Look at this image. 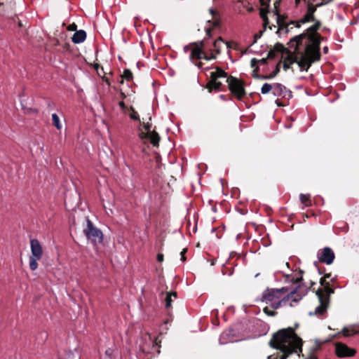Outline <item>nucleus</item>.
<instances>
[{"mask_svg":"<svg viewBox=\"0 0 359 359\" xmlns=\"http://www.w3.org/2000/svg\"><path fill=\"white\" fill-rule=\"evenodd\" d=\"M269 344L273 348L279 350L281 354L269 355L267 359H287L293 353L299 357L303 355V341L296 334L294 327H289L278 330L273 334Z\"/></svg>","mask_w":359,"mask_h":359,"instance_id":"obj_1","label":"nucleus"},{"mask_svg":"<svg viewBox=\"0 0 359 359\" xmlns=\"http://www.w3.org/2000/svg\"><path fill=\"white\" fill-rule=\"evenodd\" d=\"M314 24L309 27L302 34L297 35L292 38L288 42L289 48L294 47L295 50H298L299 48L303 45V42L306 40V47L313 48V49L320 50L321 41L323 39L318 33V30L321 26V22L318 20L313 21Z\"/></svg>","mask_w":359,"mask_h":359,"instance_id":"obj_2","label":"nucleus"},{"mask_svg":"<svg viewBox=\"0 0 359 359\" xmlns=\"http://www.w3.org/2000/svg\"><path fill=\"white\" fill-rule=\"evenodd\" d=\"M320 284L323 287L316 291L320 302L314 311V314L317 316H323L326 313L330 304V295L334 292V289L324 276L320 279Z\"/></svg>","mask_w":359,"mask_h":359,"instance_id":"obj_3","label":"nucleus"},{"mask_svg":"<svg viewBox=\"0 0 359 359\" xmlns=\"http://www.w3.org/2000/svg\"><path fill=\"white\" fill-rule=\"evenodd\" d=\"M320 57L321 55L319 50L305 46L304 53L300 54L297 65L301 71L307 72L313 62L320 60Z\"/></svg>","mask_w":359,"mask_h":359,"instance_id":"obj_4","label":"nucleus"},{"mask_svg":"<svg viewBox=\"0 0 359 359\" xmlns=\"http://www.w3.org/2000/svg\"><path fill=\"white\" fill-rule=\"evenodd\" d=\"M306 290L304 289L301 285H299L295 290L291 291L283 298H280L278 300H275L270 303L271 306L273 309H277L283 306L286 305L287 302H289L290 300L294 302H297L302 298L303 296L306 294Z\"/></svg>","mask_w":359,"mask_h":359,"instance_id":"obj_5","label":"nucleus"},{"mask_svg":"<svg viewBox=\"0 0 359 359\" xmlns=\"http://www.w3.org/2000/svg\"><path fill=\"white\" fill-rule=\"evenodd\" d=\"M215 70L210 72V79L206 84V88L209 93L213 90H219L222 86V83L219 81V79L229 77L228 74L219 67H211Z\"/></svg>","mask_w":359,"mask_h":359,"instance_id":"obj_6","label":"nucleus"},{"mask_svg":"<svg viewBox=\"0 0 359 359\" xmlns=\"http://www.w3.org/2000/svg\"><path fill=\"white\" fill-rule=\"evenodd\" d=\"M83 233L88 241L96 245L103 241V233L102 231L97 229L93 223L87 217L86 226L83 229Z\"/></svg>","mask_w":359,"mask_h":359,"instance_id":"obj_7","label":"nucleus"},{"mask_svg":"<svg viewBox=\"0 0 359 359\" xmlns=\"http://www.w3.org/2000/svg\"><path fill=\"white\" fill-rule=\"evenodd\" d=\"M226 83L232 95L237 100H242L246 95L244 81L233 76H229L227 77Z\"/></svg>","mask_w":359,"mask_h":359,"instance_id":"obj_8","label":"nucleus"},{"mask_svg":"<svg viewBox=\"0 0 359 359\" xmlns=\"http://www.w3.org/2000/svg\"><path fill=\"white\" fill-rule=\"evenodd\" d=\"M30 248L32 255L29 258V268L32 271H35L38 267L37 261L42 259L43 248L37 239H31Z\"/></svg>","mask_w":359,"mask_h":359,"instance_id":"obj_9","label":"nucleus"},{"mask_svg":"<svg viewBox=\"0 0 359 359\" xmlns=\"http://www.w3.org/2000/svg\"><path fill=\"white\" fill-rule=\"evenodd\" d=\"M288 292V289L285 287L281 289H269L267 288L262 293V300L266 304L271 303L275 300H278L282 297V295Z\"/></svg>","mask_w":359,"mask_h":359,"instance_id":"obj_10","label":"nucleus"},{"mask_svg":"<svg viewBox=\"0 0 359 359\" xmlns=\"http://www.w3.org/2000/svg\"><path fill=\"white\" fill-rule=\"evenodd\" d=\"M335 354L339 358L353 357L356 354V350L345 344L337 342L335 344Z\"/></svg>","mask_w":359,"mask_h":359,"instance_id":"obj_11","label":"nucleus"},{"mask_svg":"<svg viewBox=\"0 0 359 359\" xmlns=\"http://www.w3.org/2000/svg\"><path fill=\"white\" fill-rule=\"evenodd\" d=\"M318 257L320 262L330 265L333 263L335 255L330 248L325 247L318 252Z\"/></svg>","mask_w":359,"mask_h":359,"instance_id":"obj_12","label":"nucleus"},{"mask_svg":"<svg viewBox=\"0 0 359 359\" xmlns=\"http://www.w3.org/2000/svg\"><path fill=\"white\" fill-rule=\"evenodd\" d=\"M139 137L141 140H149L154 147H158L161 140L160 135L154 129L149 133L140 132Z\"/></svg>","mask_w":359,"mask_h":359,"instance_id":"obj_13","label":"nucleus"},{"mask_svg":"<svg viewBox=\"0 0 359 359\" xmlns=\"http://www.w3.org/2000/svg\"><path fill=\"white\" fill-rule=\"evenodd\" d=\"M273 94L275 96L282 97L283 98L287 97L290 98L292 97V92L287 89L285 86L278 83L273 84Z\"/></svg>","mask_w":359,"mask_h":359,"instance_id":"obj_14","label":"nucleus"},{"mask_svg":"<svg viewBox=\"0 0 359 359\" xmlns=\"http://www.w3.org/2000/svg\"><path fill=\"white\" fill-rule=\"evenodd\" d=\"M306 11L305 15L300 19L299 22L307 23L311 21H316L315 13L316 11V6L314 4H306Z\"/></svg>","mask_w":359,"mask_h":359,"instance_id":"obj_15","label":"nucleus"},{"mask_svg":"<svg viewBox=\"0 0 359 359\" xmlns=\"http://www.w3.org/2000/svg\"><path fill=\"white\" fill-rule=\"evenodd\" d=\"M210 12L212 16V20H208V22L211 23L212 27H208L205 29L206 36H208V38L212 37V32L214 28L219 27L220 26V20L218 18L219 14L217 11L213 9H210Z\"/></svg>","mask_w":359,"mask_h":359,"instance_id":"obj_16","label":"nucleus"},{"mask_svg":"<svg viewBox=\"0 0 359 359\" xmlns=\"http://www.w3.org/2000/svg\"><path fill=\"white\" fill-rule=\"evenodd\" d=\"M279 6V2L276 1L274 3V6L276 8V15H277V24L278 26V31H283L285 30V32L287 34L290 32V29H287V25L286 24L285 21V18L283 15L279 14L278 11V7Z\"/></svg>","mask_w":359,"mask_h":359,"instance_id":"obj_17","label":"nucleus"},{"mask_svg":"<svg viewBox=\"0 0 359 359\" xmlns=\"http://www.w3.org/2000/svg\"><path fill=\"white\" fill-rule=\"evenodd\" d=\"M292 48L294 49V47H292ZM299 49L300 47L299 48L298 50H294L293 52L289 50V52L287 53V57L286 59L288 60V62H290V64H293L294 62L298 63L300 54L302 53V52L299 51Z\"/></svg>","mask_w":359,"mask_h":359,"instance_id":"obj_18","label":"nucleus"},{"mask_svg":"<svg viewBox=\"0 0 359 359\" xmlns=\"http://www.w3.org/2000/svg\"><path fill=\"white\" fill-rule=\"evenodd\" d=\"M86 39V33L84 30L81 29L76 31L72 37V41L74 43H80L83 42Z\"/></svg>","mask_w":359,"mask_h":359,"instance_id":"obj_19","label":"nucleus"},{"mask_svg":"<svg viewBox=\"0 0 359 359\" xmlns=\"http://www.w3.org/2000/svg\"><path fill=\"white\" fill-rule=\"evenodd\" d=\"M205 52L200 48L199 47H193L191 54H190V59L191 60H201L203 59V57H205Z\"/></svg>","mask_w":359,"mask_h":359,"instance_id":"obj_20","label":"nucleus"},{"mask_svg":"<svg viewBox=\"0 0 359 359\" xmlns=\"http://www.w3.org/2000/svg\"><path fill=\"white\" fill-rule=\"evenodd\" d=\"M344 337H351L359 334V329L355 327H344L341 331Z\"/></svg>","mask_w":359,"mask_h":359,"instance_id":"obj_21","label":"nucleus"},{"mask_svg":"<svg viewBox=\"0 0 359 359\" xmlns=\"http://www.w3.org/2000/svg\"><path fill=\"white\" fill-rule=\"evenodd\" d=\"M224 43L225 41L221 36H219L217 39L214 41L212 45L214 47V51L215 52L216 54H220L222 44H224Z\"/></svg>","mask_w":359,"mask_h":359,"instance_id":"obj_22","label":"nucleus"},{"mask_svg":"<svg viewBox=\"0 0 359 359\" xmlns=\"http://www.w3.org/2000/svg\"><path fill=\"white\" fill-rule=\"evenodd\" d=\"M177 296V294L176 292H168L167 294H166V297H165V308L167 309H170L172 306V297H175L176 298Z\"/></svg>","mask_w":359,"mask_h":359,"instance_id":"obj_23","label":"nucleus"},{"mask_svg":"<svg viewBox=\"0 0 359 359\" xmlns=\"http://www.w3.org/2000/svg\"><path fill=\"white\" fill-rule=\"evenodd\" d=\"M122 79L121 81V83H123V79L127 81H132L133 79V73L129 69H126L123 71V75L121 76Z\"/></svg>","mask_w":359,"mask_h":359,"instance_id":"obj_24","label":"nucleus"},{"mask_svg":"<svg viewBox=\"0 0 359 359\" xmlns=\"http://www.w3.org/2000/svg\"><path fill=\"white\" fill-rule=\"evenodd\" d=\"M299 198L301 203L305 205L306 206L308 207L311 205V200L310 195L301 194Z\"/></svg>","mask_w":359,"mask_h":359,"instance_id":"obj_25","label":"nucleus"},{"mask_svg":"<svg viewBox=\"0 0 359 359\" xmlns=\"http://www.w3.org/2000/svg\"><path fill=\"white\" fill-rule=\"evenodd\" d=\"M129 109L131 111L129 114V117L134 121H137L140 122L141 121H140V116H139L138 113L135 110L134 107L133 106H130Z\"/></svg>","mask_w":359,"mask_h":359,"instance_id":"obj_26","label":"nucleus"},{"mask_svg":"<svg viewBox=\"0 0 359 359\" xmlns=\"http://www.w3.org/2000/svg\"><path fill=\"white\" fill-rule=\"evenodd\" d=\"M52 122L53 125L56 127L57 129L60 130L62 128V125L60 121V118L56 114H52Z\"/></svg>","mask_w":359,"mask_h":359,"instance_id":"obj_27","label":"nucleus"},{"mask_svg":"<svg viewBox=\"0 0 359 359\" xmlns=\"http://www.w3.org/2000/svg\"><path fill=\"white\" fill-rule=\"evenodd\" d=\"M280 72V62L276 66V68L273 72H271L269 75H266V77L264 79H271L274 78L278 73Z\"/></svg>","mask_w":359,"mask_h":359,"instance_id":"obj_28","label":"nucleus"},{"mask_svg":"<svg viewBox=\"0 0 359 359\" xmlns=\"http://www.w3.org/2000/svg\"><path fill=\"white\" fill-rule=\"evenodd\" d=\"M271 90L273 91V85L267 83H264L261 88V92L262 94H267Z\"/></svg>","mask_w":359,"mask_h":359,"instance_id":"obj_29","label":"nucleus"},{"mask_svg":"<svg viewBox=\"0 0 359 359\" xmlns=\"http://www.w3.org/2000/svg\"><path fill=\"white\" fill-rule=\"evenodd\" d=\"M275 52H280L287 53L289 52V50L285 48L281 43H277L274 46Z\"/></svg>","mask_w":359,"mask_h":359,"instance_id":"obj_30","label":"nucleus"},{"mask_svg":"<svg viewBox=\"0 0 359 359\" xmlns=\"http://www.w3.org/2000/svg\"><path fill=\"white\" fill-rule=\"evenodd\" d=\"M259 69V68L258 66H257L256 68L254 69V70L252 71V76L255 79H265L264 77H266V75H261L257 73Z\"/></svg>","mask_w":359,"mask_h":359,"instance_id":"obj_31","label":"nucleus"},{"mask_svg":"<svg viewBox=\"0 0 359 359\" xmlns=\"http://www.w3.org/2000/svg\"><path fill=\"white\" fill-rule=\"evenodd\" d=\"M205 41H206V39H204V40H202L200 41H197V42H193V43H190V46H191L192 47H199L200 48L203 50V48H205Z\"/></svg>","mask_w":359,"mask_h":359,"instance_id":"obj_32","label":"nucleus"},{"mask_svg":"<svg viewBox=\"0 0 359 359\" xmlns=\"http://www.w3.org/2000/svg\"><path fill=\"white\" fill-rule=\"evenodd\" d=\"M264 313L269 316H275L277 315V312L271 311L268 306H266L263 309Z\"/></svg>","mask_w":359,"mask_h":359,"instance_id":"obj_33","label":"nucleus"},{"mask_svg":"<svg viewBox=\"0 0 359 359\" xmlns=\"http://www.w3.org/2000/svg\"><path fill=\"white\" fill-rule=\"evenodd\" d=\"M140 125H142L143 126V128L146 130L145 133H149L151 131V129L152 124L151 123H149V121L147 123L140 121Z\"/></svg>","mask_w":359,"mask_h":359,"instance_id":"obj_34","label":"nucleus"},{"mask_svg":"<svg viewBox=\"0 0 359 359\" xmlns=\"http://www.w3.org/2000/svg\"><path fill=\"white\" fill-rule=\"evenodd\" d=\"M210 55H208L206 53H205V57H203V59L205 60H215L216 59V55L213 53L214 50H210Z\"/></svg>","mask_w":359,"mask_h":359,"instance_id":"obj_35","label":"nucleus"},{"mask_svg":"<svg viewBox=\"0 0 359 359\" xmlns=\"http://www.w3.org/2000/svg\"><path fill=\"white\" fill-rule=\"evenodd\" d=\"M269 12V10L267 8H262L259 11V15L262 19H264L267 17V13Z\"/></svg>","mask_w":359,"mask_h":359,"instance_id":"obj_36","label":"nucleus"},{"mask_svg":"<svg viewBox=\"0 0 359 359\" xmlns=\"http://www.w3.org/2000/svg\"><path fill=\"white\" fill-rule=\"evenodd\" d=\"M243 6L247 9V11L250 13L254 11V8L252 6H250V3L248 1H242Z\"/></svg>","mask_w":359,"mask_h":359,"instance_id":"obj_37","label":"nucleus"},{"mask_svg":"<svg viewBox=\"0 0 359 359\" xmlns=\"http://www.w3.org/2000/svg\"><path fill=\"white\" fill-rule=\"evenodd\" d=\"M264 32H265L264 30H260L258 33H256L254 35V40L251 45H253L254 43H255L257 42V41L258 40V39L262 37V36Z\"/></svg>","mask_w":359,"mask_h":359,"instance_id":"obj_38","label":"nucleus"},{"mask_svg":"<svg viewBox=\"0 0 359 359\" xmlns=\"http://www.w3.org/2000/svg\"><path fill=\"white\" fill-rule=\"evenodd\" d=\"M300 22V20H292L290 22V23H287L286 24L287 25V27L290 25H294L297 28H299L302 25V24H304L303 22ZM287 29H289V28L287 27Z\"/></svg>","mask_w":359,"mask_h":359,"instance_id":"obj_39","label":"nucleus"},{"mask_svg":"<svg viewBox=\"0 0 359 359\" xmlns=\"http://www.w3.org/2000/svg\"><path fill=\"white\" fill-rule=\"evenodd\" d=\"M324 277L327 279V278H330V281L332 282V283H334L337 281V276H335L334 277H332V273H325L324 274Z\"/></svg>","mask_w":359,"mask_h":359,"instance_id":"obj_40","label":"nucleus"},{"mask_svg":"<svg viewBox=\"0 0 359 359\" xmlns=\"http://www.w3.org/2000/svg\"><path fill=\"white\" fill-rule=\"evenodd\" d=\"M332 1L333 0H327V1H322L320 3H317V4H314V6H316V9H317L318 7H321V6H323L327 4H328V3H330V2Z\"/></svg>","mask_w":359,"mask_h":359,"instance_id":"obj_41","label":"nucleus"},{"mask_svg":"<svg viewBox=\"0 0 359 359\" xmlns=\"http://www.w3.org/2000/svg\"><path fill=\"white\" fill-rule=\"evenodd\" d=\"M275 57H276V52H275V50H269L266 57L268 59H273Z\"/></svg>","mask_w":359,"mask_h":359,"instance_id":"obj_42","label":"nucleus"},{"mask_svg":"<svg viewBox=\"0 0 359 359\" xmlns=\"http://www.w3.org/2000/svg\"><path fill=\"white\" fill-rule=\"evenodd\" d=\"M77 29V25L73 22L72 24H70L68 27H67V30L69 31H77L76 30Z\"/></svg>","mask_w":359,"mask_h":359,"instance_id":"obj_43","label":"nucleus"},{"mask_svg":"<svg viewBox=\"0 0 359 359\" xmlns=\"http://www.w3.org/2000/svg\"><path fill=\"white\" fill-rule=\"evenodd\" d=\"M290 62H288V60H287V59L285 58L284 62H283V69L285 71L287 70L288 69L290 68Z\"/></svg>","mask_w":359,"mask_h":359,"instance_id":"obj_44","label":"nucleus"},{"mask_svg":"<svg viewBox=\"0 0 359 359\" xmlns=\"http://www.w3.org/2000/svg\"><path fill=\"white\" fill-rule=\"evenodd\" d=\"M262 20H263V27H264L263 30L265 31L266 29V27L269 26V20L268 18H265L262 19Z\"/></svg>","mask_w":359,"mask_h":359,"instance_id":"obj_45","label":"nucleus"},{"mask_svg":"<svg viewBox=\"0 0 359 359\" xmlns=\"http://www.w3.org/2000/svg\"><path fill=\"white\" fill-rule=\"evenodd\" d=\"M118 105L121 108V109L124 111L128 109V108L127 107V106L126 105V104L123 101L119 102Z\"/></svg>","mask_w":359,"mask_h":359,"instance_id":"obj_46","label":"nucleus"},{"mask_svg":"<svg viewBox=\"0 0 359 359\" xmlns=\"http://www.w3.org/2000/svg\"><path fill=\"white\" fill-rule=\"evenodd\" d=\"M187 249H183L182 251L180 253V255H181V260L182 262H185L186 261V257H185V253L187 252Z\"/></svg>","mask_w":359,"mask_h":359,"instance_id":"obj_47","label":"nucleus"},{"mask_svg":"<svg viewBox=\"0 0 359 359\" xmlns=\"http://www.w3.org/2000/svg\"><path fill=\"white\" fill-rule=\"evenodd\" d=\"M258 63V60L255 58H252L250 61V65L252 67H255L257 66V64Z\"/></svg>","mask_w":359,"mask_h":359,"instance_id":"obj_48","label":"nucleus"},{"mask_svg":"<svg viewBox=\"0 0 359 359\" xmlns=\"http://www.w3.org/2000/svg\"><path fill=\"white\" fill-rule=\"evenodd\" d=\"M224 43H226L227 48H234L233 46V45H235V46L236 45V43L233 41H231V42L227 41V42H225Z\"/></svg>","mask_w":359,"mask_h":359,"instance_id":"obj_49","label":"nucleus"},{"mask_svg":"<svg viewBox=\"0 0 359 359\" xmlns=\"http://www.w3.org/2000/svg\"><path fill=\"white\" fill-rule=\"evenodd\" d=\"M156 259L158 262H162L163 261V255L161 253H158L157 255Z\"/></svg>","mask_w":359,"mask_h":359,"instance_id":"obj_50","label":"nucleus"},{"mask_svg":"<svg viewBox=\"0 0 359 359\" xmlns=\"http://www.w3.org/2000/svg\"><path fill=\"white\" fill-rule=\"evenodd\" d=\"M94 68L95 70H97V72L99 71V69L100 68L101 70L102 71V72L104 74V69H103V67H101L99 64L96 63L94 65Z\"/></svg>","mask_w":359,"mask_h":359,"instance_id":"obj_51","label":"nucleus"},{"mask_svg":"<svg viewBox=\"0 0 359 359\" xmlns=\"http://www.w3.org/2000/svg\"><path fill=\"white\" fill-rule=\"evenodd\" d=\"M268 60L269 59L267 57L262 58L260 60H258V62L261 63L262 65H266V64H267V60Z\"/></svg>","mask_w":359,"mask_h":359,"instance_id":"obj_52","label":"nucleus"},{"mask_svg":"<svg viewBox=\"0 0 359 359\" xmlns=\"http://www.w3.org/2000/svg\"><path fill=\"white\" fill-rule=\"evenodd\" d=\"M259 2L261 6H266V8H267L269 6L266 0H259Z\"/></svg>","mask_w":359,"mask_h":359,"instance_id":"obj_53","label":"nucleus"},{"mask_svg":"<svg viewBox=\"0 0 359 359\" xmlns=\"http://www.w3.org/2000/svg\"><path fill=\"white\" fill-rule=\"evenodd\" d=\"M303 1L305 4H314V3L316 1V0H303Z\"/></svg>","mask_w":359,"mask_h":359,"instance_id":"obj_54","label":"nucleus"},{"mask_svg":"<svg viewBox=\"0 0 359 359\" xmlns=\"http://www.w3.org/2000/svg\"><path fill=\"white\" fill-rule=\"evenodd\" d=\"M302 280H303L302 276H301L300 278H296V279L294 280V283H299V282H301Z\"/></svg>","mask_w":359,"mask_h":359,"instance_id":"obj_55","label":"nucleus"},{"mask_svg":"<svg viewBox=\"0 0 359 359\" xmlns=\"http://www.w3.org/2000/svg\"><path fill=\"white\" fill-rule=\"evenodd\" d=\"M301 2V0H294L295 7L297 8Z\"/></svg>","mask_w":359,"mask_h":359,"instance_id":"obj_56","label":"nucleus"},{"mask_svg":"<svg viewBox=\"0 0 359 359\" xmlns=\"http://www.w3.org/2000/svg\"><path fill=\"white\" fill-rule=\"evenodd\" d=\"M325 269H323V270H322L321 269L318 268L319 274H323V273L325 274Z\"/></svg>","mask_w":359,"mask_h":359,"instance_id":"obj_57","label":"nucleus"},{"mask_svg":"<svg viewBox=\"0 0 359 359\" xmlns=\"http://www.w3.org/2000/svg\"><path fill=\"white\" fill-rule=\"evenodd\" d=\"M323 53H324L325 54H327V53H328V50H329V49H328V47H327V46H325V47L323 48Z\"/></svg>","mask_w":359,"mask_h":359,"instance_id":"obj_58","label":"nucleus"},{"mask_svg":"<svg viewBox=\"0 0 359 359\" xmlns=\"http://www.w3.org/2000/svg\"><path fill=\"white\" fill-rule=\"evenodd\" d=\"M121 97L122 99H125L126 97V94L122 90H121Z\"/></svg>","mask_w":359,"mask_h":359,"instance_id":"obj_59","label":"nucleus"},{"mask_svg":"<svg viewBox=\"0 0 359 359\" xmlns=\"http://www.w3.org/2000/svg\"><path fill=\"white\" fill-rule=\"evenodd\" d=\"M190 46H190V44H189V45H188V46H184V52H187V51H188V50L189 49V47H190Z\"/></svg>","mask_w":359,"mask_h":359,"instance_id":"obj_60","label":"nucleus"},{"mask_svg":"<svg viewBox=\"0 0 359 359\" xmlns=\"http://www.w3.org/2000/svg\"><path fill=\"white\" fill-rule=\"evenodd\" d=\"M196 65H197L199 68H202L203 65V63L202 62H199L198 64H196Z\"/></svg>","mask_w":359,"mask_h":359,"instance_id":"obj_61","label":"nucleus"},{"mask_svg":"<svg viewBox=\"0 0 359 359\" xmlns=\"http://www.w3.org/2000/svg\"><path fill=\"white\" fill-rule=\"evenodd\" d=\"M308 359H318L316 356H315L314 355H311L309 358Z\"/></svg>","mask_w":359,"mask_h":359,"instance_id":"obj_62","label":"nucleus"},{"mask_svg":"<svg viewBox=\"0 0 359 359\" xmlns=\"http://www.w3.org/2000/svg\"><path fill=\"white\" fill-rule=\"evenodd\" d=\"M314 285H316V283L311 281V287H310L311 288Z\"/></svg>","mask_w":359,"mask_h":359,"instance_id":"obj_63","label":"nucleus"},{"mask_svg":"<svg viewBox=\"0 0 359 359\" xmlns=\"http://www.w3.org/2000/svg\"><path fill=\"white\" fill-rule=\"evenodd\" d=\"M340 334H341V332H339V333H337V334L334 335V337L338 338Z\"/></svg>","mask_w":359,"mask_h":359,"instance_id":"obj_64","label":"nucleus"}]
</instances>
